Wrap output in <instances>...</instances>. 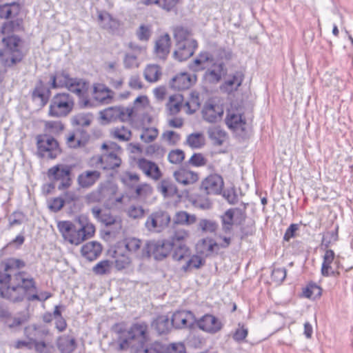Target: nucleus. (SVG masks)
Wrapping results in <instances>:
<instances>
[{"label": "nucleus", "instance_id": "obj_1", "mask_svg": "<svg viewBox=\"0 0 353 353\" xmlns=\"http://www.w3.org/2000/svg\"><path fill=\"white\" fill-rule=\"evenodd\" d=\"M36 284L32 277L26 272H20L11 278L9 274H0V297L12 302L23 301L26 298L29 301H44L51 296L48 292L36 294Z\"/></svg>", "mask_w": 353, "mask_h": 353}, {"label": "nucleus", "instance_id": "obj_2", "mask_svg": "<svg viewBox=\"0 0 353 353\" xmlns=\"http://www.w3.org/2000/svg\"><path fill=\"white\" fill-rule=\"evenodd\" d=\"M113 330L118 334L119 350L131 348L134 353H164L165 345L159 342L145 345L148 326L145 323H134L128 330L124 329L123 323H117L113 327Z\"/></svg>", "mask_w": 353, "mask_h": 353}, {"label": "nucleus", "instance_id": "obj_3", "mask_svg": "<svg viewBox=\"0 0 353 353\" xmlns=\"http://www.w3.org/2000/svg\"><path fill=\"white\" fill-rule=\"evenodd\" d=\"M59 231L65 241L70 244L78 245L85 240L91 238L95 232V227L90 223L74 224L69 221H59Z\"/></svg>", "mask_w": 353, "mask_h": 353}, {"label": "nucleus", "instance_id": "obj_4", "mask_svg": "<svg viewBox=\"0 0 353 353\" xmlns=\"http://www.w3.org/2000/svg\"><path fill=\"white\" fill-rule=\"evenodd\" d=\"M48 85L52 89L65 88L79 97H83L88 91V83L83 79L71 77L65 70H59L49 75Z\"/></svg>", "mask_w": 353, "mask_h": 353}, {"label": "nucleus", "instance_id": "obj_5", "mask_svg": "<svg viewBox=\"0 0 353 353\" xmlns=\"http://www.w3.org/2000/svg\"><path fill=\"white\" fill-rule=\"evenodd\" d=\"M173 36L176 42L174 58L183 61L192 57L198 47L197 41L192 37V32L187 28L177 26L173 29Z\"/></svg>", "mask_w": 353, "mask_h": 353}, {"label": "nucleus", "instance_id": "obj_6", "mask_svg": "<svg viewBox=\"0 0 353 353\" xmlns=\"http://www.w3.org/2000/svg\"><path fill=\"white\" fill-rule=\"evenodd\" d=\"M2 43L3 48L0 50V60L5 65L11 66L22 60V41L18 36L5 37Z\"/></svg>", "mask_w": 353, "mask_h": 353}, {"label": "nucleus", "instance_id": "obj_7", "mask_svg": "<svg viewBox=\"0 0 353 353\" xmlns=\"http://www.w3.org/2000/svg\"><path fill=\"white\" fill-rule=\"evenodd\" d=\"M74 107L72 97L66 92L55 94L49 107V115L54 117H63L68 115Z\"/></svg>", "mask_w": 353, "mask_h": 353}, {"label": "nucleus", "instance_id": "obj_8", "mask_svg": "<svg viewBox=\"0 0 353 353\" xmlns=\"http://www.w3.org/2000/svg\"><path fill=\"white\" fill-rule=\"evenodd\" d=\"M72 168L65 164H57L49 168L47 176L50 181H59L58 189L61 190L69 188L72 183Z\"/></svg>", "mask_w": 353, "mask_h": 353}, {"label": "nucleus", "instance_id": "obj_9", "mask_svg": "<svg viewBox=\"0 0 353 353\" xmlns=\"http://www.w3.org/2000/svg\"><path fill=\"white\" fill-rule=\"evenodd\" d=\"M101 149L104 150L103 153L104 170H113L121 165L120 155L122 150L119 145L111 141L104 143L101 145Z\"/></svg>", "mask_w": 353, "mask_h": 353}, {"label": "nucleus", "instance_id": "obj_10", "mask_svg": "<svg viewBox=\"0 0 353 353\" xmlns=\"http://www.w3.org/2000/svg\"><path fill=\"white\" fill-rule=\"evenodd\" d=\"M199 108L197 99H192L183 103V97L181 94L172 95L167 103V108L172 115H175L180 112L181 108L189 114L194 113Z\"/></svg>", "mask_w": 353, "mask_h": 353}, {"label": "nucleus", "instance_id": "obj_11", "mask_svg": "<svg viewBox=\"0 0 353 353\" xmlns=\"http://www.w3.org/2000/svg\"><path fill=\"white\" fill-rule=\"evenodd\" d=\"M170 222V214L166 211L158 210L148 217L145 225L150 232H161L168 227Z\"/></svg>", "mask_w": 353, "mask_h": 353}, {"label": "nucleus", "instance_id": "obj_12", "mask_svg": "<svg viewBox=\"0 0 353 353\" xmlns=\"http://www.w3.org/2000/svg\"><path fill=\"white\" fill-rule=\"evenodd\" d=\"M37 147L43 158L55 159L61 152L57 141L48 135L41 136L38 139Z\"/></svg>", "mask_w": 353, "mask_h": 353}, {"label": "nucleus", "instance_id": "obj_13", "mask_svg": "<svg viewBox=\"0 0 353 353\" xmlns=\"http://www.w3.org/2000/svg\"><path fill=\"white\" fill-rule=\"evenodd\" d=\"M172 248L173 244L170 241L166 240L149 241L146 243L148 257L153 255L157 260H161L166 257Z\"/></svg>", "mask_w": 353, "mask_h": 353}, {"label": "nucleus", "instance_id": "obj_14", "mask_svg": "<svg viewBox=\"0 0 353 353\" xmlns=\"http://www.w3.org/2000/svg\"><path fill=\"white\" fill-rule=\"evenodd\" d=\"M119 245H121L125 251L132 257L139 259L148 257L146 244L143 246L142 241L139 239L134 237L126 238Z\"/></svg>", "mask_w": 353, "mask_h": 353}, {"label": "nucleus", "instance_id": "obj_15", "mask_svg": "<svg viewBox=\"0 0 353 353\" xmlns=\"http://www.w3.org/2000/svg\"><path fill=\"white\" fill-rule=\"evenodd\" d=\"M339 261L336 259L335 254L332 250H327L323 257L321 274L323 276H336L339 275L338 270Z\"/></svg>", "mask_w": 353, "mask_h": 353}, {"label": "nucleus", "instance_id": "obj_16", "mask_svg": "<svg viewBox=\"0 0 353 353\" xmlns=\"http://www.w3.org/2000/svg\"><path fill=\"white\" fill-rule=\"evenodd\" d=\"M172 325L176 329L192 328L196 323L194 314L188 310L176 311L172 315Z\"/></svg>", "mask_w": 353, "mask_h": 353}, {"label": "nucleus", "instance_id": "obj_17", "mask_svg": "<svg viewBox=\"0 0 353 353\" xmlns=\"http://www.w3.org/2000/svg\"><path fill=\"white\" fill-rule=\"evenodd\" d=\"M129 47L132 51L127 52L124 56V67L127 69L137 68L140 65L139 57L145 55L146 49L143 46H140L134 43H130Z\"/></svg>", "mask_w": 353, "mask_h": 353}, {"label": "nucleus", "instance_id": "obj_18", "mask_svg": "<svg viewBox=\"0 0 353 353\" xmlns=\"http://www.w3.org/2000/svg\"><path fill=\"white\" fill-rule=\"evenodd\" d=\"M223 178L216 174H210L207 176L201 183V188L208 194H219L223 188Z\"/></svg>", "mask_w": 353, "mask_h": 353}, {"label": "nucleus", "instance_id": "obj_19", "mask_svg": "<svg viewBox=\"0 0 353 353\" xmlns=\"http://www.w3.org/2000/svg\"><path fill=\"white\" fill-rule=\"evenodd\" d=\"M223 112V108L221 105L209 101L205 103L203 108L202 115L205 121L209 123H216L221 120Z\"/></svg>", "mask_w": 353, "mask_h": 353}, {"label": "nucleus", "instance_id": "obj_20", "mask_svg": "<svg viewBox=\"0 0 353 353\" xmlns=\"http://www.w3.org/2000/svg\"><path fill=\"white\" fill-rule=\"evenodd\" d=\"M243 79V74L240 71H236L227 76L223 83L221 85L220 89L223 92L227 94L233 93L241 85Z\"/></svg>", "mask_w": 353, "mask_h": 353}, {"label": "nucleus", "instance_id": "obj_21", "mask_svg": "<svg viewBox=\"0 0 353 353\" xmlns=\"http://www.w3.org/2000/svg\"><path fill=\"white\" fill-rule=\"evenodd\" d=\"M50 86L45 85L43 81L39 80L32 92V97L33 100L38 103V105L43 107L48 103L51 95Z\"/></svg>", "mask_w": 353, "mask_h": 353}, {"label": "nucleus", "instance_id": "obj_22", "mask_svg": "<svg viewBox=\"0 0 353 353\" xmlns=\"http://www.w3.org/2000/svg\"><path fill=\"white\" fill-rule=\"evenodd\" d=\"M195 325L201 330L210 333H216L222 327L221 321L211 314H205L200 319H196Z\"/></svg>", "mask_w": 353, "mask_h": 353}, {"label": "nucleus", "instance_id": "obj_23", "mask_svg": "<svg viewBox=\"0 0 353 353\" xmlns=\"http://www.w3.org/2000/svg\"><path fill=\"white\" fill-rule=\"evenodd\" d=\"M137 167L148 177L158 180L161 176V172L158 165L146 159L140 158L137 161Z\"/></svg>", "mask_w": 353, "mask_h": 353}, {"label": "nucleus", "instance_id": "obj_24", "mask_svg": "<svg viewBox=\"0 0 353 353\" xmlns=\"http://www.w3.org/2000/svg\"><path fill=\"white\" fill-rule=\"evenodd\" d=\"M114 265L118 270L129 268L132 261V256L127 253L121 245H118L114 252Z\"/></svg>", "mask_w": 353, "mask_h": 353}, {"label": "nucleus", "instance_id": "obj_25", "mask_svg": "<svg viewBox=\"0 0 353 353\" xmlns=\"http://www.w3.org/2000/svg\"><path fill=\"white\" fill-rule=\"evenodd\" d=\"M214 62L213 56L208 52H201L195 59L190 63L189 68L194 72L203 70Z\"/></svg>", "mask_w": 353, "mask_h": 353}, {"label": "nucleus", "instance_id": "obj_26", "mask_svg": "<svg viewBox=\"0 0 353 353\" xmlns=\"http://www.w3.org/2000/svg\"><path fill=\"white\" fill-rule=\"evenodd\" d=\"M171 46L170 37L165 33L158 38L154 46L156 56L161 59H165L170 53Z\"/></svg>", "mask_w": 353, "mask_h": 353}, {"label": "nucleus", "instance_id": "obj_27", "mask_svg": "<svg viewBox=\"0 0 353 353\" xmlns=\"http://www.w3.org/2000/svg\"><path fill=\"white\" fill-rule=\"evenodd\" d=\"M196 76L187 72H181L172 78L171 86L176 90L189 88L196 81Z\"/></svg>", "mask_w": 353, "mask_h": 353}, {"label": "nucleus", "instance_id": "obj_28", "mask_svg": "<svg viewBox=\"0 0 353 353\" xmlns=\"http://www.w3.org/2000/svg\"><path fill=\"white\" fill-rule=\"evenodd\" d=\"M176 181L183 185H192L199 179L196 172L190 170L180 168L174 172Z\"/></svg>", "mask_w": 353, "mask_h": 353}, {"label": "nucleus", "instance_id": "obj_29", "mask_svg": "<svg viewBox=\"0 0 353 353\" xmlns=\"http://www.w3.org/2000/svg\"><path fill=\"white\" fill-rule=\"evenodd\" d=\"M94 216L105 225H114L116 229L121 228V221L119 219L114 217L109 212L102 213L99 207H94L92 209Z\"/></svg>", "mask_w": 353, "mask_h": 353}, {"label": "nucleus", "instance_id": "obj_30", "mask_svg": "<svg viewBox=\"0 0 353 353\" xmlns=\"http://www.w3.org/2000/svg\"><path fill=\"white\" fill-rule=\"evenodd\" d=\"M224 65L222 63H212L205 72V79L211 83H217L223 74Z\"/></svg>", "mask_w": 353, "mask_h": 353}, {"label": "nucleus", "instance_id": "obj_31", "mask_svg": "<svg viewBox=\"0 0 353 353\" xmlns=\"http://www.w3.org/2000/svg\"><path fill=\"white\" fill-rule=\"evenodd\" d=\"M101 251V245L96 241L88 242L81 248L82 255L90 261H94L99 257Z\"/></svg>", "mask_w": 353, "mask_h": 353}, {"label": "nucleus", "instance_id": "obj_32", "mask_svg": "<svg viewBox=\"0 0 353 353\" xmlns=\"http://www.w3.org/2000/svg\"><path fill=\"white\" fill-rule=\"evenodd\" d=\"M100 176V172L97 170H88L80 174L77 181L81 187L89 188L93 185L99 180Z\"/></svg>", "mask_w": 353, "mask_h": 353}, {"label": "nucleus", "instance_id": "obj_33", "mask_svg": "<svg viewBox=\"0 0 353 353\" xmlns=\"http://www.w3.org/2000/svg\"><path fill=\"white\" fill-rule=\"evenodd\" d=\"M227 126L233 131L243 130L245 121L240 114L234 110H229L225 118Z\"/></svg>", "mask_w": 353, "mask_h": 353}, {"label": "nucleus", "instance_id": "obj_34", "mask_svg": "<svg viewBox=\"0 0 353 353\" xmlns=\"http://www.w3.org/2000/svg\"><path fill=\"white\" fill-rule=\"evenodd\" d=\"M94 99L101 103H108L113 97L112 92L103 83H96L93 88Z\"/></svg>", "mask_w": 353, "mask_h": 353}, {"label": "nucleus", "instance_id": "obj_35", "mask_svg": "<svg viewBox=\"0 0 353 353\" xmlns=\"http://www.w3.org/2000/svg\"><path fill=\"white\" fill-rule=\"evenodd\" d=\"M21 6L17 2L4 3L0 6V18L1 19H13L20 12Z\"/></svg>", "mask_w": 353, "mask_h": 353}, {"label": "nucleus", "instance_id": "obj_36", "mask_svg": "<svg viewBox=\"0 0 353 353\" xmlns=\"http://www.w3.org/2000/svg\"><path fill=\"white\" fill-rule=\"evenodd\" d=\"M162 76V70L157 64H148L143 70V77L149 83H156Z\"/></svg>", "mask_w": 353, "mask_h": 353}, {"label": "nucleus", "instance_id": "obj_37", "mask_svg": "<svg viewBox=\"0 0 353 353\" xmlns=\"http://www.w3.org/2000/svg\"><path fill=\"white\" fill-rule=\"evenodd\" d=\"M134 114L137 118H141L143 112H148L151 109L148 98L146 96H139L134 101L133 105Z\"/></svg>", "mask_w": 353, "mask_h": 353}, {"label": "nucleus", "instance_id": "obj_38", "mask_svg": "<svg viewBox=\"0 0 353 353\" xmlns=\"http://www.w3.org/2000/svg\"><path fill=\"white\" fill-rule=\"evenodd\" d=\"M210 139L214 145L220 146L227 139L226 132L219 127L214 126L210 128L208 130Z\"/></svg>", "mask_w": 353, "mask_h": 353}, {"label": "nucleus", "instance_id": "obj_39", "mask_svg": "<svg viewBox=\"0 0 353 353\" xmlns=\"http://www.w3.org/2000/svg\"><path fill=\"white\" fill-rule=\"evenodd\" d=\"M215 248H219L218 243L210 238L201 239L196 244L197 251L205 256L212 253Z\"/></svg>", "mask_w": 353, "mask_h": 353}, {"label": "nucleus", "instance_id": "obj_40", "mask_svg": "<svg viewBox=\"0 0 353 353\" xmlns=\"http://www.w3.org/2000/svg\"><path fill=\"white\" fill-rule=\"evenodd\" d=\"M152 326L159 334L168 333L172 327V320L167 316H159L152 323Z\"/></svg>", "mask_w": 353, "mask_h": 353}, {"label": "nucleus", "instance_id": "obj_41", "mask_svg": "<svg viewBox=\"0 0 353 353\" xmlns=\"http://www.w3.org/2000/svg\"><path fill=\"white\" fill-rule=\"evenodd\" d=\"M192 149H199L205 144V136L201 132H194L187 136L185 143Z\"/></svg>", "mask_w": 353, "mask_h": 353}, {"label": "nucleus", "instance_id": "obj_42", "mask_svg": "<svg viewBox=\"0 0 353 353\" xmlns=\"http://www.w3.org/2000/svg\"><path fill=\"white\" fill-rule=\"evenodd\" d=\"M48 331L37 327L35 325H30L25 327L24 335L27 339L30 340L34 343L37 339L40 338L43 334H47Z\"/></svg>", "mask_w": 353, "mask_h": 353}, {"label": "nucleus", "instance_id": "obj_43", "mask_svg": "<svg viewBox=\"0 0 353 353\" xmlns=\"http://www.w3.org/2000/svg\"><path fill=\"white\" fill-rule=\"evenodd\" d=\"M24 266L25 263L23 261L15 258H10L4 262V270L6 272H0V274H9L11 278H13L16 274H17V273L12 276L9 272H11L17 269L23 268ZM20 272H19V273Z\"/></svg>", "mask_w": 353, "mask_h": 353}, {"label": "nucleus", "instance_id": "obj_44", "mask_svg": "<svg viewBox=\"0 0 353 353\" xmlns=\"http://www.w3.org/2000/svg\"><path fill=\"white\" fill-rule=\"evenodd\" d=\"M21 19L10 20L3 23L0 28V32L3 34H10L21 29Z\"/></svg>", "mask_w": 353, "mask_h": 353}, {"label": "nucleus", "instance_id": "obj_45", "mask_svg": "<svg viewBox=\"0 0 353 353\" xmlns=\"http://www.w3.org/2000/svg\"><path fill=\"white\" fill-rule=\"evenodd\" d=\"M158 190L164 197H169L177 192L176 186L169 181H162L158 186Z\"/></svg>", "mask_w": 353, "mask_h": 353}, {"label": "nucleus", "instance_id": "obj_46", "mask_svg": "<svg viewBox=\"0 0 353 353\" xmlns=\"http://www.w3.org/2000/svg\"><path fill=\"white\" fill-rule=\"evenodd\" d=\"M190 254L191 251L188 247L184 244H179L174 248L172 257L175 261H186L188 258H190Z\"/></svg>", "mask_w": 353, "mask_h": 353}, {"label": "nucleus", "instance_id": "obj_47", "mask_svg": "<svg viewBox=\"0 0 353 353\" xmlns=\"http://www.w3.org/2000/svg\"><path fill=\"white\" fill-rule=\"evenodd\" d=\"M153 190L150 185L141 183L135 188L136 198L140 200H145L152 194Z\"/></svg>", "mask_w": 353, "mask_h": 353}, {"label": "nucleus", "instance_id": "obj_48", "mask_svg": "<svg viewBox=\"0 0 353 353\" xmlns=\"http://www.w3.org/2000/svg\"><path fill=\"white\" fill-rule=\"evenodd\" d=\"M198 228L205 233H213L217 230L218 224L213 220L202 219L199 221Z\"/></svg>", "mask_w": 353, "mask_h": 353}, {"label": "nucleus", "instance_id": "obj_49", "mask_svg": "<svg viewBox=\"0 0 353 353\" xmlns=\"http://www.w3.org/2000/svg\"><path fill=\"white\" fill-rule=\"evenodd\" d=\"M159 134V130L154 127H143L140 135L141 139L145 143H150L154 141Z\"/></svg>", "mask_w": 353, "mask_h": 353}, {"label": "nucleus", "instance_id": "obj_50", "mask_svg": "<svg viewBox=\"0 0 353 353\" xmlns=\"http://www.w3.org/2000/svg\"><path fill=\"white\" fill-rule=\"evenodd\" d=\"M64 129V125L60 121H49L45 122V131L52 134H59Z\"/></svg>", "mask_w": 353, "mask_h": 353}, {"label": "nucleus", "instance_id": "obj_51", "mask_svg": "<svg viewBox=\"0 0 353 353\" xmlns=\"http://www.w3.org/2000/svg\"><path fill=\"white\" fill-rule=\"evenodd\" d=\"M112 137L119 141H126L131 138V131L124 126L114 128L111 132Z\"/></svg>", "mask_w": 353, "mask_h": 353}, {"label": "nucleus", "instance_id": "obj_52", "mask_svg": "<svg viewBox=\"0 0 353 353\" xmlns=\"http://www.w3.org/2000/svg\"><path fill=\"white\" fill-rule=\"evenodd\" d=\"M133 111L134 110L131 106H119L118 120L122 122H128L131 121L134 119H137Z\"/></svg>", "mask_w": 353, "mask_h": 353}, {"label": "nucleus", "instance_id": "obj_53", "mask_svg": "<svg viewBox=\"0 0 353 353\" xmlns=\"http://www.w3.org/2000/svg\"><path fill=\"white\" fill-rule=\"evenodd\" d=\"M112 263L108 260H103L97 263L92 268L93 272L98 275L109 274Z\"/></svg>", "mask_w": 353, "mask_h": 353}, {"label": "nucleus", "instance_id": "obj_54", "mask_svg": "<svg viewBox=\"0 0 353 353\" xmlns=\"http://www.w3.org/2000/svg\"><path fill=\"white\" fill-rule=\"evenodd\" d=\"M119 106L110 107L101 112V117L108 121H117Z\"/></svg>", "mask_w": 353, "mask_h": 353}, {"label": "nucleus", "instance_id": "obj_55", "mask_svg": "<svg viewBox=\"0 0 353 353\" xmlns=\"http://www.w3.org/2000/svg\"><path fill=\"white\" fill-rule=\"evenodd\" d=\"M239 209L234 208L228 210L222 216L223 227L225 231L230 230L233 225V217L236 212H239Z\"/></svg>", "mask_w": 353, "mask_h": 353}, {"label": "nucleus", "instance_id": "obj_56", "mask_svg": "<svg viewBox=\"0 0 353 353\" xmlns=\"http://www.w3.org/2000/svg\"><path fill=\"white\" fill-rule=\"evenodd\" d=\"M152 26L150 24H141L137 30V36L140 41H147L152 35Z\"/></svg>", "mask_w": 353, "mask_h": 353}, {"label": "nucleus", "instance_id": "obj_57", "mask_svg": "<svg viewBox=\"0 0 353 353\" xmlns=\"http://www.w3.org/2000/svg\"><path fill=\"white\" fill-rule=\"evenodd\" d=\"M33 347L38 353H52L54 348L50 342L38 341L37 339L34 341Z\"/></svg>", "mask_w": 353, "mask_h": 353}, {"label": "nucleus", "instance_id": "obj_58", "mask_svg": "<svg viewBox=\"0 0 353 353\" xmlns=\"http://www.w3.org/2000/svg\"><path fill=\"white\" fill-rule=\"evenodd\" d=\"M202 265L203 260L200 256L190 254V256L186 259L185 265H183V269L188 271L192 268H199Z\"/></svg>", "mask_w": 353, "mask_h": 353}, {"label": "nucleus", "instance_id": "obj_59", "mask_svg": "<svg viewBox=\"0 0 353 353\" xmlns=\"http://www.w3.org/2000/svg\"><path fill=\"white\" fill-rule=\"evenodd\" d=\"M168 159L172 164H180L185 159V153L180 149L172 150L169 152Z\"/></svg>", "mask_w": 353, "mask_h": 353}, {"label": "nucleus", "instance_id": "obj_60", "mask_svg": "<svg viewBox=\"0 0 353 353\" xmlns=\"http://www.w3.org/2000/svg\"><path fill=\"white\" fill-rule=\"evenodd\" d=\"M92 115L90 114L80 113L72 118V123L79 126H88L92 121Z\"/></svg>", "mask_w": 353, "mask_h": 353}, {"label": "nucleus", "instance_id": "obj_61", "mask_svg": "<svg viewBox=\"0 0 353 353\" xmlns=\"http://www.w3.org/2000/svg\"><path fill=\"white\" fill-rule=\"evenodd\" d=\"M162 138L170 145H175L179 141L181 136L174 131L167 130L162 134Z\"/></svg>", "mask_w": 353, "mask_h": 353}, {"label": "nucleus", "instance_id": "obj_62", "mask_svg": "<svg viewBox=\"0 0 353 353\" xmlns=\"http://www.w3.org/2000/svg\"><path fill=\"white\" fill-rule=\"evenodd\" d=\"M248 334V330L243 325L239 324V327L235 330L233 334V339L241 343L245 341Z\"/></svg>", "mask_w": 353, "mask_h": 353}, {"label": "nucleus", "instance_id": "obj_63", "mask_svg": "<svg viewBox=\"0 0 353 353\" xmlns=\"http://www.w3.org/2000/svg\"><path fill=\"white\" fill-rule=\"evenodd\" d=\"M59 350L63 353H70L74 350L75 343L74 339H66L62 340L58 344Z\"/></svg>", "mask_w": 353, "mask_h": 353}, {"label": "nucleus", "instance_id": "obj_64", "mask_svg": "<svg viewBox=\"0 0 353 353\" xmlns=\"http://www.w3.org/2000/svg\"><path fill=\"white\" fill-rule=\"evenodd\" d=\"M98 18L102 28L105 29L112 28L114 21L108 12H100Z\"/></svg>", "mask_w": 353, "mask_h": 353}]
</instances>
